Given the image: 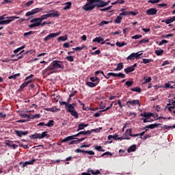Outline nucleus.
<instances>
[{
    "label": "nucleus",
    "instance_id": "f257e3e1",
    "mask_svg": "<svg viewBox=\"0 0 175 175\" xmlns=\"http://www.w3.org/2000/svg\"><path fill=\"white\" fill-rule=\"evenodd\" d=\"M94 8H96L95 0H87L85 5L82 6V9L85 12H91L94 10Z\"/></svg>",
    "mask_w": 175,
    "mask_h": 175
},
{
    "label": "nucleus",
    "instance_id": "f03ea898",
    "mask_svg": "<svg viewBox=\"0 0 175 175\" xmlns=\"http://www.w3.org/2000/svg\"><path fill=\"white\" fill-rule=\"evenodd\" d=\"M49 132L47 131H44L42 133H36L33 135H31L29 136V139H44V137H46V139H49V137H50L49 134H48Z\"/></svg>",
    "mask_w": 175,
    "mask_h": 175
},
{
    "label": "nucleus",
    "instance_id": "7ed1b4c3",
    "mask_svg": "<svg viewBox=\"0 0 175 175\" xmlns=\"http://www.w3.org/2000/svg\"><path fill=\"white\" fill-rule=\"evenodd\" d=\"M32 24L29 25V28H35L36 27H40L42 25V21L40 18H34L30 21Z\"/></svg>",
    "mask_w": 175,
    "mask_h": 175
},
{
    "label": "nucleus",
    "instance_id": "20e7f679",
    "mask_svg": "<svg viewBox=\"0 0 175 175\" xmlns=\"http://www.w3.org/2000/svg\"><path fill=\"white\" fill-rule=\"evenodd\" d=\"M53 66L54 69H62V70H64V63H62V62L61 61H58V60H55L53 62Z\"/></svg>",
    "mask_w": 175,
    "mask_h": 175
},
{
    "label": "nucleus",
    "instance_id": "39448f33",
    "mask_svg": "<svg viewBox=\"0 0 175 175\" xmlns=\"http://www.w3.org/2000/svg\"><path fill=\"white\" fill-rule=\"evenodd\" d=\"M59 35H61L60 31L57 33H51L44 38V42H49V40H51V39L53 38H57V36H59Z\"/></svg>",
    "mask_w": 175,
    "mask_h": 175
},
{
    "label": "nucleus",
    "instance_id": "423d86ee",
    "mask_svg": "<svg viewBox=\"0 0 175 175\" xmlns=\"http://www.w3.org/2000/svg\"><path fill=\"white\" fill-rule=\"evenodd\" d=\"M126 106L131 108V106H140V101L139 100H131L126 101Z\"/></svg>",
    "mask_w": 175,
    "mask_h": 175
},
{
    "label": "nucleus",
    "instance_id": "0eeeda50",
    "mask_svg": "<svg viewBox=\"0 0 175 175\" xmlns=\"http://www.w3.org/2000/svg\"><path fill=\"white\" fill-rule=\"evenodd\" d=\"M6 18H8L7 20L3 21V25H6L8 24H10L12 21H14V20H16V18H20V16H8Z\"/></svg>",
    "mask_w": 175,
    "mask_h": 175
},
{
    "label": "nucleus",
    "instance_id": "6e6552de",
    "mask_svg": "<svg viewBox=\"0 0 175 175\" xmlns=\"http://www.w3.org/2000/svg\"><path fill=\"white\" fill-rule=\"evenodd\" d=\"M94 3L96 5V8H105L106 6L107 3L106 1L103 0H94Z\"/></svg>",
    "mask_w": 175,
    "mask_h": 175
},
{
    "label": "nucleus",
    "instance_id": "1a4fd4ad",
    "mask_svg": "<svg viewBox=\"0 0 175 175\" xmlns=\"http://www.w3.org/2000/svg\"><path fill=\"white\" fill-rule=\"evenodd\" d=\"M14 133L18 137H23V136H26V135H28V131H21L18 130H14Z\"/></svg>",
    "mask_w": 175,
    "mask_h": 175
},
{
    "label": "nucleus",
    "instance_id": "9d476101",
    "mask_svg": "<svg viewBox=\"0 0 175 175\" xmlns=\"http://www.w3.org/2000/svg\"><path fill=\"white\" fill-rule=\"evenodd\" d=\"M31 83H32V79H29V81H25L23 84H21L18 89L19 92L23 91V90H24V88H25V87H27L29 84H31Z\"/></svg>",
    "mask_w": 175,
    "mask_h": 175
},
{
    "label": "nucleus",
    "instance_id": "9b49d317",
    "mask_svg": "<svg viewBox=\"0 0 175 175\" xmlns=\"http://www.w3.org/2000/svg\"><path fill=\"white\" fill-rule=\"evenodd\" d=\"M158 10L156 8H150L146 11L147 16H155Z\"/></svg>",
    "mask_w": 175,
    "mask_h": 175
},
{
    "label": "nucleus",
    "instance_id": "f8f14e48",
    "mask_svg": "<svg viewBox=\"0 0 175 175\" xmlns=\"http://www.w3.org/2000/svg\"><path fill=\"white\" fill-rule=\"evenodd\" d=\"M140 116H141V117H144L145 118L150 120V118H151V117H152L154 116V113H148V112H144L143 113H141Z\"/></svg>",
    "mask_w": 175,
    "mask_h": 175
},
{
    "label": "nucleus",
    "instance_id": "ddd939ff",
    "mask_svg": "<svg viewBox=\"0 0 175 175\" xmlns=\"http://www.w3.org/2000/svg\"><path fill=\"white\" fill-rule=\"evenodd\" d=\"M109 75H111L113 77H120V79H125L126 76L125 74H122V72L119 73H114L113 74H109Z\"/></svg>",
    "mask_w": 175,
    "mask_h": 175
},
{
    "label": "nucleus",
    "instance_id": "4468645a",
    "mask_svg": "<svg viewBox=\"0 0 175 175\" xmlns=\"http://www.w3.org/2000/svg\"><path fill=\"white\" fill-rule=\"evenodd\" d=\"M49 14V17H59V12L55 10L50 11Z\"/></svg>",
    "mask_w": 175,
    "mask_h": 175
},
{
    "label": "nucleus",
    "instance_id": "2eb2a0df",
    "mask_svg": "<svg viewBox=\"0 0 175 175\" xmlns=\"http://www.w3.org/2000/svg\"><path fill=\"white\" fill-rule=\"evenodd\" d=\"M93 42H97V43H100V44H106V41L103 40V38H102L101 37H96L94 40Z\"/></svg>",
    "mask_w": 175,
    "mask_h": 175
},
{
    "label": "nucleus",
    "instance_id": "dca6fc26",
    "mask_svg": "<svg viewBox=\"0 0 175 175\" xmlns=\"http://www.w3.org/2000/svg\"><path fill=\"white\" fill-rule=\"evenodd\" d=\"M65 109H66L67 113H70L71 111L76 110L75 107H73L72 105H71L69 103L66 107H65Z\"/></svg>",
    "mask_w": 175,
    "mask_h": 175
},
{
    "label": "nucleus",
    "instance_id": "f3484780",
    "mask_svg": "<svg viewBox=\"0 0 175 175\" xmlns=\"http://www.w3.org/2000/svg\"><path fill=\"white\" fill-rule=\"evenodd\" d=\"M98 84H99V81H96V82H87L86 83V85H88V87H90V88H94V87H96V85H98Z\"/></svg>",
    "mask_w": 175,
    "mask_h": 175
},
{
    "label": "nucleus",
    "instance_id": "a211bd4d",
    "mask_svg": "<svg viewBox=\"0 0 175 175\" xmlns=\"http://www.w3.org/2000/svg\"><path fill=\"white\" fill-rule=\"evenodd\" d=\"M87 126H88V124L80 123L78 124V129L77 131V132H79V131H83V129H85Z\"/></svg>",
    "mask_w": 175,
    "mask_h": 175
},
{
    "label": "nucleus",
    "instance_id": "6ab92c4d",
    "mask_svg": "<svg viewBox=\"0 0 175 175\" xmlns=\"http://www.w3.org/2000/svg\"><path fill=\"white\" fill-rule=\"evenodd\" d=\"M83 140H85V137L80 138L77 140H72L69 143V144L70 146L72 144H79V143H81V142H83Z\"/></svg>",
    "mask_w": 175,
    "mask_h": 175
},
{
    "label": "nucleus",
    "instance_id": "aec40b11",
    "mask_svg": "<svg viewBox=\"0 0 175 175\" xmlns=\"http://www.w3.org/2000/svg\"><path fill=\"white\" fill-rule=\"evenodd\" d=\"M174 21H175V16L170 17L165 21H162V23H165V24H171V23H173Z\"/></svg>",
    "mask_w": 175,
    "mask_h": 175
},
{
    "label": "nucleus",
    "instance_id": "412c9836",
    "mask_svg": "<svg viewBox=\"0 0 175 175\" xmlns=\"http://www.w3.org/2000/svg\"><path fill=\"white\" fill-rule=\"evenodd\" d=\"M121 20H122V16L120 14L119 16L116 17V18L114 20L115 24H121Z\"/></svg>",
    "mask_w": 175,
    "mask_h": 175
},
{
    "label": "nucleus",
    "instance_id": "4be33fe9",
    "mask_svg": "<svg viewBox=\"0 0 175 175\" xmlns=\"http://www.w3.org/2000/svg\"><path fill=\"white\" fill-rule=\"evenodd\" d=\"M66 6L63 8V10H68L72 8V2L68 1L65 3Z\"/></svg>",
    "mask_w": 175,
    "mask_h": 175
},
{
    "label": "nucleus",
    "instance_id": "5701e85b",
    "mask_svg": "<svg viewBox=\"0 0 175 175\" xmlns=\"http://www.w3.org/2000/svg\"><path fill=\"white\" fill-rule=\"evenodd\" d=\"M133 70H135V68H133L132 66H129L124 69V72L126 75H129V73H131V72H133Z\"/></svg>",
    "mask_w": 175,
    "mask_h": 175
},
{
    "label": "nucleus",
    "instance_id": "b1692460",
    "mask_svg": "<svg viewBox=\"0 0 175 175\" xmlns=\"http://www.w3.org/2000/svg\"><path fill=\"white\" fill-rule=\"evenodd\" d=\"M123 68H124V64H122V63H119L117 65V68H115L113 70L115 72H117L118 70H122V69H123Z\"/></svg>",
    "mask_w": 175,
    "mask_h": 175
},
{
    "label": "nucleus",
    "instance_id": "393cba45",
    "mask_svg": "<svg viewBox=\"0 0 175 175\" xmlns=\"http://www.w3.org/2000/svg\"><path fill=\"white\" fill-rule=\"evenodd\" d=\"M54 69V68H53V66L52 65V66H51V67H48V68H46V69H45V72H46V73H48L47 74V76H50V75H51V73H53V72H51V70H53Z\"/></svg>",
    "mask_w": 175,
    "mask_h": 175
},
{
    "label": "nucleus",
    "instance_id": "a878e982",
    "mask_svg": "<svg viewBox=\"0 0 175 175\" xmlns=\"http://www.w3.org/2000/svg\"><path fill=\"white\" fill-rule=\"evenodd\" d=\"M135 150H136V146L134 144V145L131 146L128 148L127 151H128V152H135Z\"/></svg>",
    "mask_w": 175,
    "mask_h": 175
},
{
    "label": "nucleus",
    "instance_id": "bb28decb",
    "mask_svg": "<svg viewBox=\"0 0 175 175\" xmlns=\"http://www.w3.org/2000/svg\"><path fill=\"white\" fill-rule=\"evenodd\" d=\"M161 125H162V124L155 123V124H149V129H154V128H158V126Z\"/></svg>",
    "mask_w": 175,
    "mask_h": 175
},
{
    "label": "nucleus",
    "instance_id": "cd10ccee",
    "mask_svg": "<svg viewBox=\"0 0 175 175\" xmlns=\"http://www.w3.org/2000/svg\"><path fill=\"white\" fill-rule=\"evenodd\" d=\"M68 40V37L65 36H60L57 38V42H66Z\"/></svg>",
    "mask_w": 175,
    "mask_h": 175
},
{
    "label": "nucleus",
    "instance_id": "c85d7f7f",
    "mask_svg": "<svg viewBox=\"0 0 175 175\" xmlns=\"http://www.w3.org/2000/svg\"><path fill=\"white\" fill-rule=\"evenodd\" d=\"M70 113L72 117H75V118H79V113L77 112L76 109H75L74 111H71Z\"/></svg>",
    "mask_w": 175,
    "mask_h": 175
},
{
    "label": "nucleus",
    "instance_id": "c756f323",
    "mask_svg": "<svg viewBox=\"0 0 175 175\" xmlns=\"http://www.w3.org/2000/svg\"><path fill=\"white\" fill-rule=\"evenodd\" d=\"M69 140H73V137H72V135L62 139V143H66V142H69Z\"/></svg>",
    "mask_w": 175,
    "mask_h": 175
},
{
    "label": "nucleus",
    "instance_id": "7c9ffc66",
    "mask_svg": "<svg viewBox=\"0 0 175 175\" xmlns=\"http://www.w3.org/2000/svg\"><path fill=\"white\" fill-rule=\"evenodd\" d=\"M20 116L22 117V118H27V121H29L31 120V115H28L27 113H21Z\"/></svg>",
    "mask_w": 175,
    "mask_h": 175
},
{
    "label": "nucleus",
    "instance_id": "2f4dec72",
    "mask_svg": "<svg viewBox=\"0 0 175 175\" xmlns=\"http://www.w3.org/2000/svg\"><path fill=\"white\" fill-rule=\"evenodd\" d=\"M20 73H18V74H15L14 75H10L8 77V79L10 80H11V79H12L13 80H16V79H17V77H20Z\"/></svg>",
    "mask_w": 175,
    "mask_h": 175
},
{
    "label": "nucleus",
    "instance_id": "473e14b6",
    "mask_svg": "<svg viewBox=\"0 0 175 175\" xmlns=\"http://www.w3.org/2000/svg\"><path fill=\"white\" fill-rule=\"evenodd\" d=\"M172 84H173V82H168L167 83L165 84V88L171 89L175 88V87L172 85Z\"/></svg>",
    "mask_w": 175,
    "mask_h": 175
},
{
    "label": "nucleus",
    "instance_id": "72a5a7b5",
    "mask_svg": "<svg viewBox=\"0 0 175 175\" xmlns=\"http://www.w3.org/2000/svg\"><path fill=\"white\" fill-rule=\"evenodd\" d=\"M50 17L49 14H44L40 17V19L41 21H43V20H47Z\"/></svg>",
    "mask_w": 175,
    "mask_h": 175
},
{
    "label": "nucleus",
    "instance_id": "f704fd0d",
    "mask_svg": "<svg viewBox=\"0 0 175 175\" xmlns=\"http://www.w3.org/2000/svg\"><path fill=\"white\" fill-rule=\"evenodd\" d=\"M152 61L153 60L151 59H143L142 62H141V64H150V62H152Z\"/></svg>",
    "mask_w": 175,
    "mask_h": 175
},
{
    "label": "nucleus",
    "instance_id": "c9c22d12",
    "mask_svg": "<svg viewBox=\"0 0 175 175\" xmlns=\"http://www.w3.org/2000/svg\"><path fill=\"white\" fill-rule=\"evenodd\" d=\"M90 80L93 83H96V81L99 82V77H91Z\"/></svg>",
    "mask_w": 175,
    "mask_h": 175
},
{
    "label": "nucleus",
    "instance_id": "e433bc0d",
    "mask_svg": "<svg viewBox=\"0 0 175 175\" xmlns=\"http://www.w3.org/2000/svg\"><path fill=\"white\" fill-rule=\"evenodd\" d=\"M113 103H114V101L112 102V103L110 104V106L107 107L105 109H103V110L100 111V113H103V112H105V111H107V110H110V109L113 107Z\"/></svg>",
    "mask_w": 175,
    "mask_h": 175
},
{
    "label": "nucleus",
    "instance_id": "4c0bfd02",
    "mask_svg": "<svg viewBox=\"0 0 175 175\" xmlns=\"http://www.w3.org/2000/svg\"><path fill=\"white\" fill-rule=\"evenodd\" d=\"M91 133H92V131L88 130L87 131H80L79 132V135H91Z\"/></svg>",
    "mask_w": 175,
    "mask_h": 175
},
{
    "label": "nucleus",
    "instance_id": "58836bf2",
    "mask_svg": "<svg viewBox=\"0 0 175 175\" xmlns=\"http://www.w3.org/2000/svg\"><path fill=\"white\" fill-rule=\"evenodd\" d=\"M40 117V113H36L35 115H30V120H35V118H39Z\"/></svg>",
    "mask_w": 175,
    "mask_h": 175
},
{
    "label": "nucleus",
    "instance_id": "ea45409f",
    "mask_svg": "<svg viewBox=\"0 0 175 175\" xmlns=\"http://www.w3.org/2000/svg\"><path fill=\"white\" fill-rule=\"evenodd\" d=\"M42 10H43L42 8H35L31 10V12H33V14H36V13H39V12H42Z\"/></svg>",
    "mask_w": 175,
    "mask_h": 175
},
{
    "label": "nucleus",
    "instance_id": "a19ab883",
    "mask_svg": "<svg viewBox=\"0 0 175 175\" xmlns=\"http://www.w3.org/2000/svg\"><path fill=\"white\" fill-rule=\"evenodd\" d=\"M131 91L135 92H139L140 94V92H142V89L139 87H135L134 88H132Z\"/></svg>",
    "mask_w": 175,
    "mask_h": 175
},
{
    "label": "nucleus",
    "instance_id": "79ce46f5",
    "mask_svg": "<svg viewBox=\"0 0 175 175\" xmlns=\"http://www.w3.org/2000/svg\"><path fill=\"white\" fill-rule=\"evenodd\" d=\"M111 8H113L112 5L105 8H100L99 10L100 12H107L108 10H110V9H111Z\"/></svg>",
    "mask_w": 175,
    "mask_h": 175
},
{
    "label": "nucleus",
    "instance_id": "37998d69",
    "mask_svg": "<svg viewBox=\"0 0 175 175\" xmlns=\"http://www.w3.org/2000/svg\"><path fill=\"white\" fill-rule=\"evenodd\" d=\"M161 128H163V129H174L175 125L174 126L164 125Z\"/></svg>",
    "mask_w": 175,
    "mask_h": 175
},
{
    "label": "nucleus",
    "instance_id": "c03bdc74",
    "mask_svg": "<svg viewBox=\"0 0 175 175\" xmlns=\"http://www.w3.org/2000/svg\"><path fill=\"white\" fill-rule=\"evenodd\" d=\"M25 47V46H22L16 49H15L14 51V54H17V53H20V51H21V50H23V49H24Z\"/></svg>",
    "mask_w": 175,
    "mask_h": 175
},
{
    "label": "nucleus",
    "instance_id": "a18cd8bd",
    "mask_svg": "<svg viewBox=\"0 0 175 175\" xmlns=\"http://www.w3.org/2000/svg\"><path fill=\"white\" fill-rule=\"evenodd\" d=\"M109 23H110V21H101V22L98 24V25H99V27H102L103 25H106L109 24Z\"/></svg>",
    "mask_w": 175,
    "mask_h": 175
},
{
    "label": "nucleus",
    "instance_id": "49530a36",
    "mask_svg": "<svg viewBox=\"0 0 175 175\" xmlns=\"http://www.w3.org/2000/svg\"><path fill=\"white\" fill-rule=\"evenodd\" d=\"M155 54L156 55H162L163 54V49L157 50L155 51Z\"/></svg>",
    "mask_w": 175,
    "mask_h": 175
},
{
    "label": "nucleus",
    "instance_id": "de8ad7c7",
    "mask_svg": "<svg viewBox=\"0 0 175 175\" xmlns=\"http://www.w3.org/2000/svg\"><path fill=\"white\" fill-rule=\"evenodd\" d=\"M126 59H129L130 61H132V59H135V53H133L130 55H129Z\"/></svg>",
    "mask_w": 175,
    "mask_h": 175
},
{
    "label": "nucleus",
    "instance_id": "09e8293b",
    "mask_svg": "<svg viewBox=\"0 0 175 175\" xmlns=\"http://www.w3.org/2000/svg\"><path fill=\"white\" fill-rule=\"evenodd\" d=\"M53 125H54V120H49V122L47 124H45V126H53Z\"/></svg>",
    "mask_w": 175,
    "mask_h": 175
},
{
    "label": "nucleus",
    "instance_id": "8fccbe9b",
    "mask_svg": "<svg viewBox=\"0 0 175 175\" xmlns=\"http://www.w3.org/2000/svg\"><path fill=\"white\" fill-rule=\"evenodd\" d=\"M33 33H35V31H30L29 32L24 33L23 36L27 37V36H29V35H33Z\"/></svg>",
    "mask_w": 175,
    "mask_h": 175
},
{
    "label": "nucleus",
    "instance_id": "3c124183",
    "mask_svg": "<svg viewBox=\"0 0 175 175\" xmlns=\"http://www.w3.org/2000/svg\"><path fill=\"white\" fill-rule=\"evenodd\" d=\"M84 154H88L89 155H95V152L92 150H84Z\"/></svg>",
    "mask_w": 175,
    "mask_h": 175
},
{
    "label": "nucleus",
    "instance_id": "603ef678",
    "mask_svg": "<svg viewBox=\"0 0 175 175\" xmlns=\"http://www.w3.org/2000/svg\"><path fill=\"white\" fill-rule=\"evenodd\" d=\"M120 16H122V17H124V16H129L130 13L129 11H123L122 13L120 14Z\"/></svg>",
    "mask_w": 175,
    "mask_h": 175
},
{
    "label": "nucleus",
    "instance_id": "864d4df0",
    "mask_svg": "<svg viewBox=\"0 0 175 175\" xmlns=\"http://www.w3.org/2000/svg\"><path fill=\"white\" fill-rule=\"evenodd\" d=\"M66 59H67V61H69L70 62H73V61H75V59H73V56L72 55L66 57Z\"/></svg>",
    "mask_w": 175,
    "mask_h": 175
},
{
    "label": "nucleus",
    "instance_id": "5fc2aeb1",
    "mask_svg": "<svg viewBox=\"0 0 175 175\" xmlns=\"http://www.w3.org/2000/svg\"><path fill=\"white\" fill-rule=\"evenodd\" d=\"M5 144L8 147H10L12 148V145L13 144V141L7 140L5 141Z\"/></svg>",
    "mask_w": 175,
    "mask_h": 175
},
{
    "label": "nucleus",
    "instance_id": "6e6d98bb",
    "mask_svg": "<svg viewBox=\"0 0 175 175\" xmlns=\"http://www.w3.org/2000/svg\"><path fill=\"white\" fill-rule=\"evenodd\" d=\"M125 44H126L125 42H116V46H118V47H124Z\"/></svg>",
    "mask_w": 175,
    "mask_h": 175
},
{
    "label": "nucleus",
    "instance_id": "4d7b16f0",
    "mask_svg": "<svg viewBox=\"0 0 175 175\" xmlns=\"http://www.w3.org/2000/svg\"><path fill=\"white\" fill-rule=\"evenodd\" d=\"M144 79H145V81L142 83L143 85L147 84V83H150V81H151V80H152L151 77H149L146 79V77H144Z\"/></svg>",
    "mask_w": 175,
    "mask_h": 175
},
{
    "label": "nucleus",
    "instance_id": "13d9d810",
    "mask_svg": "<svg viewBox=\"0 0 175 175\" xmlns=\"http://www.w3.org/2000/svg\"><path fill=\"white\" fill-rule=\"evenodd\" d=\"M143 55V53H140L139 52H137L136 53H134V57L136 58V59H138L140 56Z\"/></svg>",
    "mask_w": 175,
    "mask_h": 175
},
{
    "label": "nucleus",
    "instance_id": "bf43d9fd",
    "mask_svg": "<svg viewBox=\"0 0 175 175\" xmlns=\"http://www.w3.org/2000/svg\"><path fill=\"white\" fill-rule=\"evenodd\" d=\"M95 150H96L97 151H101V152H105V150L102 149V146H96Z\"/></svg>",
    "mask_w": 175,
    "mask_h": 175
},
{
    "label": "nucleus",
    "instance_id": "052dcab7",
    "mask_svg": "<svg viewBox=\"0 0 175 175\" xmlns=\"http://www.w3.org/2000/svg\"><path fill=\"white\" fill-rule=\"evenodd\" d=\"M140 38H143V36H142V34L140 35H135L133 37H131V39H140Z\"/></svg>",
    "mask_w": 175,
    "mask_h": 175
},
{
    "label": "nucleus",
    "instance_id": "680f3d73",
    "mask_svg": "<svg viewBox=\"0 0 175 175\" xmlns=\"http://www.w3.org/2000/svg\"><path fill=\"white\" fill-rule=\"evenodd\" d=\"M173 35H174L173 33L166 34V35L162 36V38H163L164 39H167L169 38H172Z\"/></svg>",
    "mask_w": 175,
    "mask_h": 175
},
{
    "label": "nucleus",
    "instance_id": "e2e57ef3",
    "mask_svg": "<svg viewBox=\"0 0 175 175\" xmlns=\"http://www.w3.org/2000/svg\"><path fill=\"white\" fill-rule=\"evenodd\" d=\"M133 84V81H126L125 83V85H127V87H131Z\"/></svg>",
    "mask_w": 175,
    "mask_h": 175
},
{
    "label": "nucleus",
    "instance_id": "0e129e2a",
    "mask_svg": "<svg viewBox=\"0 0 175 175\" xmlns=\"http://www.w3.org/2000/svg\"><path fill=\"white\" fill-rule=\"evenodd\" d=\"M165 43H168V41L166 40H162L161 42H159V46H162L163 44H165Z\"/></svg>",
    "mask_w": 175,
    "mask_h": 175
},
{
    "label": "nucleus",
    "instance_id": "69168bd1",
    "mask_svg": "<svg viewBox=\"0 0 175 175\" xmlns=\"http://www.w3.org/2000/svg\"><path fill=\"white\" fill-rule=\"evenodd\" d=\"M27 165H33V162H36V159H33L30 160L29 161H26Z\"/></svg>",
    "mask_w": 175,
    "mask_h": 175
},
{
    "label": "nucleus",
    "instance_id": "338daca9",
    "mask_svg": "<svg viewBox=\"0 0 175 175\" xmlns=\"http://www.w3.org/2000/svg\"><path fill=\"white\" fill-rule=\"evenodd\" d=\"M84 49L83 47L77 46L76 48H72V50L75 51H80Z\"/></svg>",
    "mask_w": 175,
    "mask_h": 175
},
{
    "label": "nucleus",
    "instance_id": "774afa93",
    "mask_svg": "<svg viewBox=\"0 0 175 175\" xmlns=\"http://www.w3.org/2000/svg\"><path fill=\"white\" fill-rule=\"evenodd\" d=\"M25 16L27 17H29V16H33V12H32V10L31 11H28L26 14Z\"/></svg>",
    "mask_w": 175,
    "mask_h": 175
}]
</instances>
